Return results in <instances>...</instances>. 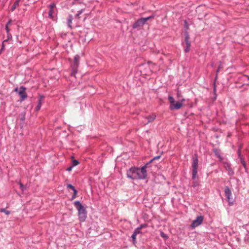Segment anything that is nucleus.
<instances>
[{
	"label": "nucleus",
	"mask_w": 249,
	"mask_h": 249,
	"mask_svg": "<svg viewBox=\"0 0 249 249\" xmlns=\"http://www.w3.org/2000/svg\"><path fill=\"white\" fill-rule=\"evenodd\" d=\"M74 205L78 211L79 218L80 221L84 222L87 218V211L79 201L74 202Z\"/></svg>",
	"instance_id": "1"
},
{
	"label": "nucleus",
	"mask_w": 249,
	"mask_h": 249,
	"mask_svg": "<svg viewBox=\"0 0 249 249\" xmlns=\"http://www.w3.org/2000/svg\"><path fill=\"white\" fill-rule=\"evenodd\" d=\"M169 101L170 103V108L171 110L179 109L183 106V103L185 101L184 98H182L180 101L176 102L172 96H169Z\"/></svg>",
	"instance_id": "2"
},
{
	"label": "nucleus",
	"mask_w": 249,
	"mask_h": 249,
	"mask_svg": "<svg viewBox=\"0 0 249 249\" xmlns=\"http://www.w3.org/2000/svg\"><path fill=\"white\" fill-rule=\"evenodd\" d=\"M148 163L142 167L141 168H137V179H144L147 176L146 168Z\"/></svg>",
	"instance_id": "3"
},
{
	"label": "nucleus",
	"mask_w": 249,
	"mask_h": 249,
	"mask_svg": "<svg viewBox=\"0 0 249 249\" xmlns=\"http://www.w3.org/2000/svg\"><path fill=\"white\" fill-rule=\"evenodd\" d=\"M193 162L192 164L193 168V176L192 178L193 179L195 178L197 173V167H198V157L196 154H195L193 157Z\"/></svg>",
	"instance_id": "4"
},
{
	"label": "nucleus",
	"mask_w": 249,
	"mask_h": 249,
	"mask_svg": "<svg viewBox=\"0 0 249 249\" xmlns=\"http://www.w3.org/2000/svg\"><path fill=\"white\" fill-rule=\"evenodd\" d=\"M153 18L154 16H150L146 18H141L134 23L132 27L133 28H137L138 27H142L147 21Z\"/></svg>",
	"instance_id": "5"
},
{
	"label": "nucleus",
	"mask_w": 249,
	"mask_h": 249,
	"mask_svg": "<svg viewBox=\"0 0 249 249\" xmlns=\"http://www.w3.org/2000/svg\"><path fill=\"white\" fill-rule=\"evenodd\" d=\"M137 168H131L127 172V176L128 178L132 179H137Z\"/></svg>",
	"instance_id": "6"
},
{
	"label": "nucleus",
	"mask_w": 249,
	"mask_h": 249,
	"mask_svg": "<svg viewBox=\"0 0 249 249\" xmlns=\"http://www.w3.org/2000/svg\"><path fill=\"white\" fill-rule=\"evenodd\" d=\"M225 194L226 197L227 198V201H228L229 204L231 205L233 204L232 199V195L231 190L228 187H226L225 188Z\"/></svg>",
	"instance_id": "7"
},
{
	"label": "nucleus",
	"mask_w": 249,
	"mask_h": 249,
	"mask_svg": "<svg viewBox=\"0 0 249 249\" xmlns=\"http://www.w3.org/2000/svg\"><path fill=\"white\" fill-rule=\"evenodd\" d=\"M203 220V217L202 216H197L196 219L192 222L191 227L192 228H195L196 227L199 226L202 223Z\"/></svg>",
	"instance_id": "8"
},
{
	"label": "nucleus",
	"mask_w": 249,
	"mask_h": 249,
	"mask_svg": "<svg viewBox=\"0 0 249 249\" xmlns=\"http://www.w3.org/2000/svg\"><path fill=\"white\" fill-rule=\"evenodd\" d=\"M26 88L23 86L19 88V90L18 92V95L20 96L21 100H23L26 99L27 97V94L25 92Z\"/></svg>",
	"instance_id": "9"
},
{
	"label": "nucleus",
	"mask_w": 249,
	"mask_h": 249,
	"mask_svg": "<svg viewBox=\"0 0 249 249\" xmlns=\"http://www.w3.org/2000/svg\"><path fill=\"white\" fill-rule=\"evenodd\" d=\"M55 11V5L52 3L50 5V9L49 11V17L52 19L54 18V14Z\"/></svg>",
	"instance_id": "10"
},
{
	"label": "nucleus",
	"mask_w": 249,
	"mask_h": 249,
	"mask_svg": "<svg viewBox=\"0 0 249 249\" xmlns=\"http://www.w3.org/2000/svg\"><path fill=\"white\" fill-rule=\"evenodd\" d=\"M156 115L155 113H152L150 115L145 117V118L148 120L147 122L144 124V125H146L150 123L153 122L156 119Z\"/></svg>",
	"instance_id": "11"
},
{
	"label": "nucleus",
	"mask_w": 249,
	"mask_h": 249,
	"mask_svg": "<svg viewBox=\"0 0 249 249\" xmlns=\"http://www.w3.org/2000/svg\"><path fill=\"white\" fill-rule=\"evenodd\" d=\"M67 188L71 189L73 191V195L72 196L71 199H74L76 196L77 191L75 189L74 187L72 186L71 184H68Z\"/></svg>",
	"instance_id": "12"
},
{
	"label": "nucleus",
	"mask_w": 249,
	"mask_h": 249,
	"mask_svg": "<svg viewBox=\"0 0 249 249\" xmlns=\"http://www.w3.org/2000/svg\"><path fill=\"white\" fill-rule=\"evenodd\" d=\"M190 46L191 44L189 40H187V42H185L184 51L186 53H188L190 51Z\"/></svg>",
	"instance_id": "13"
},
{
	"label": "nucleus",
	"mask_w": 249,
	"mask_h": 249,
	"mask_svg": "<svg viewBox=\"0 0 249 249\" xmlns=\"http://www.w3.org/2000/svg\"><path fill=\"white\" fill-rule=\"evenodd\" d=\"M80 57L79 55H76L74 58V67H77L79 64Z\"/></svg>",
	"instance_id": "14"
},
{
	"label": "nucleus",
	"mask_w": 249,
	"mask_h": 249,
	"mask_svg": "<svg viewBox=\"0 0 249 249\" xmlns=\"http://www.w3.org/2000/svg\"><path fill=\"white\" fill-rule=\"evenodd\" d=\"M72 19H73L72 16L71 15H69V17L68 18V26L71 28H72L71 23H72Z\"/></svg>",
	"instance_id": "15"
},
{
	"label": "nucleus",
	"mask_w": 249,
	"mask_h": 249,
	"mask_svg": "<svg viewBox=\"0 0 249 249\" xmlns=\"http://www.w3.org/2000/svg\"><path fill=\"white\" fill-rule=\"evenodd\" d=\"M19 3H18V1H15L13 5V6L11 7V11H14L18 6Z\"/></svg>",
	"instance_id": "16"
},
{
	"label": "nucleus",
	"mask_w": 249,
	"mask_h": 249,
	"mask_svg": "<svg viewBox=\"0 0 249 249\" xmlns=\"http://www.w3.org/2000/svg\"><path fill=\"white\" fill-rule=\"evenodd\" d=\"M42 98H43V96H40V99L39 100L38 105L37 106V107H36V110H39L41 107V104H42L41 100H42Z\"/></svg>",
	"instance_id": "17"
},
{
	"label": "nucleus",
	"mask_w": 249,
	"mask_h": 249,
	"mask_svg": "<svg viewBox=\"0 0 249 249\" xmlns=\"http://www.w3.org/2000/svg\"><path fill=\"white\" fill-rule=\"evenodd\" d=\"M79 163V162L77 160H73L72 161V166L73 167L78 165Z\"/></svg>",
	"instance_id": "18"
},
{
	"label": "nucleus",
	"mask_w": 249,
	"mask_h": 249,
	"mask_svg": "<svg viewBox=\"0 0 249 249\" xmlns=\"http://www.w3.org/2000/svg\"><path fill=\"white\" fill-rule=\"evenodd\" d=\"M0 212L4 213L6 215L10 214V212L9 211H7L3 208L0 209Z\"/></svg>",
	"instance_id": "19"
},
{
	"label": "nucleus",
	"mask_w": 249,
	"mask_h": 249,
	"mask_svg": "<svg viewBox=\"0 0 249 249\" xmlns=\"http://www.w3.org/2000/svg\"><path fill=\"white\" fill-rule=\"evenodd\" d=\"M185 42H187V40H189L190 37L188 32H185Z\"/></svg>",
	"instance_id": "20"
},
{
	"label": "nucleus",
	"mask_w": 249,
	"mask_h": 249,
	"mask_svg": "<svg viewBox=\"0 0 249 249\" xmlns=\"http://www.w3.org/2000/svg\"><path fill=\"white\" fill-rule=\"evenodd\" d=\"M141 230L138 227L135 229L133 233L137 235L138 234L140 233Z\"/></svg>",
	"instance_id": "21"
},
{
	"label": "nucleus",
	"mask_w": 249,
	"mask_h": 249,
	"mask_svg": "<svg viewBox=\"0 0 249 249\" xmlns=\"http://www.w3.org/2000/svg\"><path fill=\"white\" fill-rule=\"evenodd\" d=\"M160 236L165 239H167L168 238V236L163 232H160Z\"/></svg>",
	"instance_id": "22"
},
{
	"label": "nucleus",
	"mask_w": 249,
	"mask_h": 249,
	"mask_svg": "<svg viewBox=\"0 0 249 249\" xmlns=\"http://www.w3.org/2000/svg\"><path fill=\"white\" fill-rule=\"evenodd\" d=\"M131 237L132 238L133 242L134 243L135 242L136 239V235H135V234L133 233V234L132 235Z\"/></svg>",
	"instance_id": "23"
},
{
	"label": "nucleus",
	"mask_w": 249,
	"mask_h": 249,
	"mask_svg": "<svg viewBox=\"0 0 249 249\" xmlns=\"http://www.w3.org/2000/svg\"><path fill=\"white\" fill-rule=\"evenodd\" d=\"M146 224H142L140 225V226L139 227L141 230H142V228L147 227Z\"/></svg>",
	"instance_id": "24"
},
{
	"label": "nucleus",
	"mask_w": 249,
	"mask_h": 249,
	"mask_svg": "<svg viewBox=\"0 0 249 249\" xmlns=\"http://www.w3.org/2000/svg\"><path fill=\"white\" fill-rule=\"evenodd\" d=\"M160 157V156H157V157H154L153 159H152L150 161V162H152L153 160H155L156 159H159Z\"/></svg>",
	"instance_id": "25"
},
{
	"label": "nucleus",
	"mask_w": 249,
	"mask_h": 249,
	"mask_svg": "<svg viewBox=\"0 0 249 249\" xmlns=\"http://www.w3.org/2000/svg\"><path fill=\"white\" fill-rule=\"evenodd\" d=\"M184 24H185V27L186 29L187 30H188L189 29V26H188L187 22L186 20L184 21Z\"/></svg>",
	"instance_id": "26"
},
{
	"label": "nucleus",
	"mask_w": 249,
	"mask_h": 249,
	"mask_svg": "<svg viewBox=\"0 0 249 249\" xmlns=\"http://www.w3.org/2000/svg\"><path fill=\"white\" fill-rule=\"evenodd\" d=\"M20 188L22 190H23L24 189V185L21 183H19Z\"/></svg>",
	"instance_id": "27"
},
{
	"label": "nucleus",
	"mask_w": 249,
	"mask_h": 249,
	"mask_svg": "<svg viewBox=\"0 0 249 249\" xmlns=\"http://www.w3.org/2000/svg\"><path fill=\"white\" fill-rule=\"evenodd\" d=\"M82 10H81V11H79L78 13L77 14H76V17H77V18H78V17H79V15H80V14H82Z\"/></svg>",
	"instance_id": "28"
},
{
	"label": "nucleus",
	"mask_w": 249,
	"mask_h": 249,
	"mask_svg": "<svg viewBox=\"0 0 249 249\" xmlns=\"http://www.w3.org/2000/svg\"><path fill=\"white\" fill-rule=\"evenodd\" d=\"M73 167V166H72L69 167V168H68L67 169V170L68 171H71L72 170V169Z\"/></svg>",
	"instance_id": "29"
},
{
	"label": "nucleus",
	"mask_w": 249,
	"mask_h": 249,
	"mask_svg": "<svg viewBox=\"0 0 249 249\" xmlns=\"http://www.w3.org/2000/svg\"><path fill=\"white\" fill-rule=\"evenodd\" d=\"M5 29H6L7 33H8V32L9 31V29L8 26L7 25H6Z\"/></svg>",
	"instance_id": "30"
},
{
	"label": "nucleus",
	"mask_w": 249,
	"mask_h": 249,
	"mask_svg": "<svg viewBox=\"0 0 249 249\" xmlns=\"http://www.w3.org/2000/svg\"><path fill=\"white\" fill-rule=\"evenodd\" d=\"M11 20H9V21L8 22V23H7V24H6V25H7V26H8L9 25H10L11 24Z\"/></svg>",
	"instance_id": "31"
},
{
	"label": "nucleus",
	"mask_w": 249,
	"mask_h": 249,
	"mask_svg": "<svg viewBox=\"0 0 249 249\" xmlns=\"http://www.w3.org/2000/svg\"><path fill=\"white\" fill-rule=\"evenodd\" d=\"M14 90L16 92H18L19 91L18 88H16Z\"/></svg>",
	"instance_id": "32"
},
{
	"label": "nucleus",
	"mask_w": 249,
	"mask_h": 249,
	"mask_svg": "<svg viewBox=\"0 0 249 249\" xmlns=\"http://www.w3.org/2000/svg\"><path fill=\"white\" fill-rule=\"evenodd\" d=\"M193 186H194V187H196V184L195 183V184L193 185Z\"/></svg>",
	"instance_id": "33"
},
{
	"label": "nucleus",
	"mask_w": 249,
	"mask_h": 249,
	"mask_svg": "<svg viewBox=\"0 0 249 249\" xmlns=\"http://www.w3.org/2000/svg\"><path fill=\"white\" fill-rule=\"evenodd\" d=\"M248 79L249 80V76H247ZM248 86H249V84H248Z\"/></svg>",
	"instance_id": "34"
},
{
	"label": "nucleus",
	"mask_w": 249,
	"mask_h": 249,
	"mask_svg": "<svg viewBox=\"0 0 249 249\" xmlns=\"http://www.w3.org/2000/svg\"><path fill=\"white\" fill-rule=\"evenodd\" d=\"M243 165L245 166V163H243Z\"/></svg>",
	"instance_id": "35"
}]
</instances>
